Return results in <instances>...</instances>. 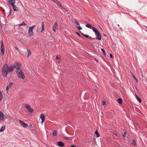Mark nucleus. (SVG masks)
I'll use <instances>...</instances> for the list:
<instances>
[{"label": "nucleus", "mask_w": 147, "mask_h": 147, "mask_svg": "<svg viewBox=\"0 0 147 147\" xmlns=\"http://www.w3.org/2000/svg\"><path fill=\"white\" fill-rule=\"evenodd\" d=\"M132 76H133H133H134V75H133V74H132Z\"/></svg>", "instance_id": "45"}, {"label": "nucleus", "mask_w": 147, "mask_h": 147, "mask_svg": "<svg viewBox=\"0 0 147 147\" xmlns=\"http://www.w3.org/2000/svg\"><path fill=\"white\" fill-rule=\"evenodd\" d=\"M104 35L105 36H106V35L105 34H104Z\"/></svg>", "instance_id": "46"}, {"label": "nucleus", "mask_w": 147, "mask_h": 147, "mask_svg": "<svg viewBox=\"0 0 147 147\" xmlns=\"http://www.w3.org/2000/svg\"><path fill=\"white\" fill-rule=\"evenodd\" d=\"M19 121L20 124L22 126L26 128L28 126V125L23 121L20 120H19Z\"/></svg>", "instance_id": "8"}, {"label": "nucleus", "mask_w": 147, "mask_h": 147, "mask_svg": "<svg viewBox=\"0 0 147 147\" xmlns=\"http://www.w3.org/2000/svg\"><path fill=\"white\" fill-rule=\"evenodd\" d=\"M5 126H3L2 127L1 129H0V132L3 131L5 129Z\"/></svg>", "instance_id": "22"}, {"label": "nucleus", "mask_w": 147, "mask_h": 147, "mask_svg": "<svg viewBox=\"0 0 147 147\" xmlns=\"http://www.w3.org/2000/svg\"><path fill=\"white\" fill-rule=\"evenodd\" d=\"M53 1L55 3H56V2H57V0H53Z\"/></svg>", "instance_id": "38"}, {"label": "nucleus", "mask_w": 147, "mask_h": 147, "mask_svg": "<svg viewBox=\"0 0 147 147\" xmlns=\"http://www.w3.org/2000/svg\"><path fill=\"white\" fill-rule=\"evenodd\" d=\"M42 30L41 31V32H42L44 30V24L43 22H42Z\"/></svg>", "instance_id": "21"}, {"label": "nucleus", "mask_w": 147, "mask_h": 147, "mask_svg": "<svg viewBox=\"0 0 147 147\" xmlns=\"http://www.w3.org/2000/svg\"><path fill=\"white\" fill-rule=\"evenodd\" d=\"M40 118L42 119V124L44 122L45 119V117L44 115L43 114H41L40 115Z\"/></svg>", "instance_id": "9"}, {"label": "nucleus", "mask_w": 147, "mask_h": 147, "mask_svg": "<svg viewBox=\"0 0 147 147\" xmlns=\"http://www.w3.org/2000/svg\"><path fill=\"white\" fill-rule=\"evenodd\" d=\"M3 98V94L0 91V100H2Z\"/></svg>", "instance_id": "27"}, {"label": "nucleus", "mask_w": 147, "mask_h": 147, "mask_svg": "<svg viewBox=\"0 0 147 147\" xmlns=\"http://www.w3.org/2000/svg\"><path fill=\"white\" fill-rule=\"evenodd\" d=\"M55 3H56L57 5H58L62 9H63L64 10H66V9L65 8H64L63 6H62L61 5L59 1L57 0V2H56Z\"/></svg>", "instance_id": "12"}, {"label": "nucleus", "mask_w": 147, "mask_h": 147, "mask_svg": "<svg viewBox=\"0 0 147 147\" xmlns=\"http://www.w3.org/2000/svg\"><path fill=\"white\" fill-rule=\"evenodd\" d=\"M66 140H68L69 139V138H65Z\"/></svg>", "instance_id": "41"}, {"label": "nucleus", "mask_w": 147, "mask_h": 147, "mask_svg": "<svg viewBox=\"0 0 147 147\" xmlns=\"http://www.w3.org/2000/svg\"><path fill=\"white\" fill-rule=\"evenodd\" d=\"M13 84L12 83H10L9 85H8L6 87V90H7V92H8V91L9 88H10L12 85Z\"/></svg>", "instance_id": "15"}, {"label": "nucleus", "mask_w": 147, "mask_h": 147, "mask_svg": "<svg viewBox=\"0 0 147 147\" xmlns=\"http://www.w3.org/2000/svg\"><path fill=\"white\" fill-rule=\"evenodd\" d=\"M27 51L28 52V57L29 56H30L31 55V53L30 52V51L29 50H27Z\"/></svg>", "instance_id": "31"}, {"label": "nucleus", "mask_w": 147, "mask_h": 147, "mask_svg": "<svg viewBox=\"0 0 147 147\" xmlns=\"http://www.w3.org/2000/svg\"><path fill=\"white\" fill-rule=\"evenodd\" d=\"M11 9L10 8V13H9V14H10V13H11Z\"/></svg>", "instance_id": "42"}, {"label": "nucleus", "mask_w": 147, "mask_h": 147, "mask_svg": "<svg viewBox=\"0 0 147 147\" xmlns=\"http://www.w3.org/2000/svg\"><path fill=\"white\" fill-rule=\"evenodd\" d=\"M86 27H88V28H90L91 29H92L93 30V29H95V28L94 27L92 26L90 24H88L86 26Z\"/></svg>", "instance_id": "16"}, {"label": "nucleus", "mask_w": 147, "mask_h": 147, "mask_svg": "<svg viewBox=\"0 0 147 147\" xmlns=\"http://www.w3.org/2000/svg\"><path fill=\"white\" fill-rule=\"evenodd\" d=\"M78 35L79 36H80V34H78Z\"/></svg>", "instance_id": "44"}, {"label": "nucleus", "mask_w": 147, "mask_h": 147, "mask_svg": "<svg viewBox=\"0 0 147 147\" xmlns=\"http://www.w3.org/2000/svg\"><path fill=\"white\" fill-rule=\"evenodd\" d=\"M93 31L95 32V35L97 36L96 38V39L99 40H101V36L98 30L95 28L93 29Z\"/></svg>", "instance_id": "3"}, {"label": "nucleus", "mask_w": 147, "mask_h": 147, "mask_svg": "<svg viewBox=\"0 0 147 147\" xmlns=\"http://www.w3.org/2000/svg\"><path fill=\"white\" fill-rule=\"evenodd\" d=\"M58 145L61 147H62L63 146L64 144L62 142H58Z\"/></svg>", "instance_id": "18"}, {"label": "nucleus", "mask_w": 147, "mask_h": 147, "mask_svg": "<svg viewBox=\"0 0 147 147\" xmlns=\"http://www.w3.org/2000/svg\"><path fill=\"white\" fill-rule=\"evenodd\" d=\"M110 57L111 58H113V56H112V55L111 54H110Z\"/></svg>", "instance_id": "37"}, {"label": "nucleus", "mask_w": 147, "mask_h": 147, "mask_svg": "<svg viewBox=\"0 0 147 147\" xmlns=\"http://www.w3.org/2000/svg\"><path fill=\"white\" fill-rule=\"evenodd\" d=\"M75 24H76L77 25H80L79 23H78V22L77 21H76V20H75Z\"/></svg>", "instance_id": "32"}, {"label": "nucleus", "mask_w": 147, "mask_h": 147, "mask_svg": "<svg viewBox=\"0 0 147 147\" xmlns=\"http://www.w3.org/2000/svg\"><path fill=\"white\" fill-rule=\"evenodd\" d=\"M126 132H125V133H124V134H123V136L124 137H125V136H126Z\"/></svg>", "instance_id": "36"}, {"label": "nucleus", "mask_w": 147, "mask_h": 147, "mask_svg": "<svg viewBox=\"0 0 147 147\" xmlns=\"http://www.w3.org/2000/svg\"><path fill=\"white\" fill-rule=\"evenodd\" d=\"M53 135L54 136H56L57 135V132L55 130H54L53 132Z\"/></svg>", "instance_id": "25"}, {"label": "nucleus", "mask_w": 147, "mask_h": 147, "mask_svg": "<svg viewBox=\"0 0 147 147\" xmlns=\"http://www.w3.org/2000/svg\"><path fill=\"white\" fill-rule=\"evenodd\" d=\"M57 22H56L54 25H53V30L55 31V32H56V29H57Z\"/></svg>", "instance_id": "11"}, {"label": "nucleus", "mask_w": 147, "mask_h": 147, "mask_svg": "<svg viewBox=\"0 0 147 147\" xmlns=\"http://www.w3.org/2000/svg\"><path fill=\"white\" fill-rule=\"evenodd\" d=\"M21 64L20 63H15L14 65H13L14 68H16V71H18L20 70H21L20 69Z\"/></svg>", "instance_id": "5"}, {"label": "nucleus", "mask_w": 147, "mask_h": 147, "mask_svg": "<svg viewBox=\"0 0 147 147\" xmlns=\"http://www.w3.org/2000/svg\"><path fill=\"white\" fill-rule=\"evenodd\" d=\"M16 0H9L8 2L9 5H13V4H14L15 3Z\"/></svg>", "instance_id": "13"}, {"label": "nucleus", "mask_w": 147, "mask_h": 147, "mask_svg": "<svg viewBox=\"0 0 147 147\" xmlns=\"http://www.w3.org/2000/svg\"><path fill=\"white\" fill-rule=\"evenodd\" d=\"M13 4V5H11L13 7V10L15 11H17L19 10V9L18 8V7L15 5Z\"/></svg>", "instance_id": "14"}, {"label": "nucleus", "mask_w": 147, "mask_h": 147, "mask_svg": "<svg viewBox=\"0 0 147 147\" xmlns=\"http://www.w3.org/2000/svg\"><path fill=\"white\" fill-rule=\"evenodd\" d=\"M25 107L27 108L28 110V111L32 113L34 111V110L31 108L30 106L26 104L25 105Z\"/></svg>", "instance_id": "6"}, {"label": "nucleus", "mask_w": 147, "mask_h": 147, "mask_svg": "<svg viewBox=\"0 0 147 147\" xmlns=\"http://www.w3.org/2000/svg\"><path fill=\"white\" fill-rule=\"evenodd\" d=\"M95 134L96 135V136L98 138L99 137L100 135L98 132L97 130L95 131Z\"/></svg>", "instance_id": "24"}, {"label": "nucleus", "mask_w": 147, "mask_h": 147, "mask_svg": "<svg viewBox=\"0 0 147 147\" xmlns=\"http://www.w3.org/2000/svg\"><path fill=\"white\" fill-rule=\"evenodd\" d=\"M136 98L140 103L142 101L140 98L138 97L137 95H136Z\"/></svg>", "instance_id": "19"}, {"label": "nucleus", "mask_w": 147, "mask_h": 147, "mask_svg": "<svg viewBox=\"0 0 147 147\" xmlns=\"http://www.w3.org/2000/svg\"><path fill=\"white\" fill-rule=\"evenodd\" d=\"M4 47L3 46V43L2 41H1V55L2 56L4 54Z\"/></svg>", "instance_id": "7"}, {"label": "nucleus", "mask_w": 147, "mask_h": 147, "mask_svg": "<svg viewBox=\"0 0 147 147\" xmlns=\"http://www.w3.org/2000/svg\"><path fill=\"white\" fill-rule=\"evenodd\" d=\"M8 66L5 64L4 65L2 69V75L4 77H6L8 73Z\"/></svg>", "instance_id": "1"}, {"label": "nucleus", "mask_w": 147, "mask_h": 147, "mask_svg": "<svg viewBox=\"0 0 147 147\" xmlns=\"http://www.w3.org/2000/svg\"><path fill=\"white\" fill-rule=\"evenodd\" d=\"M122 101V99L121 98H119L118 99V102L120 104H121Z\"/></svg>", "instance_id": "23"}, {"label": "nucleus", "mask_w": 147, "mask_h": 147, "mask_svg": "<svg viewBox=\"0 0 147 147\" xmlns=\"http://www.w3.org/2000/svg\"><path fill=\"white\" fill-rule=\"evenodd\" d=\"M14 68L13 66H10L9 67H8V71L11 72L13 71Z\"/></svg>", "instance_id": "17"}, {"label": "nucleus", "mask_w": 147, "mask_h": 147, "mask_svg": "<svg viewBox=\"0 0 147 147\" xmlns=\"http://www.w3.org/2000/svg\"><path fill=\"white\" fill-rule=\"evenodd\" d=\"M35 26L34 25L29 28L28 34L29 36L33 35L34 34L33 31V29L35 27Z\"/></svg>", "instance_id": "4"}, {"label": "nucleus", "mask_w": 147, "mask_h": 147, "mask_svg": "<svg viewBox=\"0 0 147 147\" xmlns=\"http://www.w3.org/2000/svg\"><path fill=\"white\" fill-rule=\"evenodd\" d=\"M102 104L103 106L105 105H106L105 102L104 101H103L102 102Z\"/></svg>", "instance_id": "33"}, {"label": "nucleus", "mask_w": 147, "mask_h": 147, "mask_svg": "<svg viewBox=\"0 0 147 147\" xmlns=\"http://www.w3.org/2000/svg\"><path fill=\"white\" fill-rule=\"evenodd\" d=\"M82 35H83L84 37H85L86 38H89L90 39H92V38L91 37H90V36L89 37V36L88 35L85 34L83 33H82Z\"/></svg>", "instance_id": "20"}, {"label": "nucleus", "mask_w": 147, "mask_h": 147, "mask_svg": "<svg viewBox=\"0 0 147 147\" xmlns=\"http://www.w3.org/2000/svg\"><path fill=\"white\" fill-rule=\"evenodd\" d=\"M133 78L137 82H138V80L136 79L134 76H133Z\"/></svg>", "instance_id": "34"}, {"label": "nucleus", "mask_w": 147, "mask_h": 147, "mask_svg": "<svg viewBox=\"0 0 147 147\" xmlns=\"http://www.w3.org/2000/svg\"><path fill=\"white\" fill-rule=\"evenodd\" d=\"M101 51L102 52V53L105 56V50L103 49H101Z\"/></svg>", "instance_id": "28"}, {"label": "nucleus", "mask_w": 147, "mask_h": 147, "mask_svg": "<svg viewBox=\"0 0 147 147\" xmlns=\"http://www.w3.org/2000/svg\"><path fill=\"white\" fill-rule=\"evenodd\" d=\"M56 58L57 59H59V58L58 57V56H57L56 57Z\"/></svg>", "instance_id": "39"}, {"label": "nucleus", "mask_w": 147, "mask_h": 147, "mask_svg": "<svg viewBox=\"0 0 147 147\" xmlns=\"http://www.w3.org/2000/svg\"><path fill=\"white\" fill-rule=\"evenodd\" d=\"M15 48L16 50L18 51L19 50V49L18 47H17L16 46L15 47Z\"/></svg>", "instance_id": "35"}, {"label": "nucleus", "mask_w": 147, "mask_h": 147, "mask_svg": "<svg viewBox=\"0 0 147 147\" xmlns=\"http://www.w3.org/2000/svg\"><path fill=\"white\" fill-rule=\"evenodd\" d=\"M71 147H76L73 145H71Z\"/></svg>", "instance_id": "40"}, {"label": "nucleus", "mask_w": 147, "mask_h": 147, "mask_svg": "<svg viewBox=\"0 0 147 147\" xmlns=\"http://www.w3.org/2000/svg\"><path fill=\"white\" fill-rule=\"evenodd\" d=\"M77 27L78 29L79 30H81L82 29V28L80 26V25H77Z\"/></svg>", "instance_id": "30"}, {"label": "nucleus", "mask_w": 147, "mask_h": 147, "mask_svg": "<svg viewBox=\"0 0 147 147\" xmlns=\"http://www.w3.org/2000/svg\"><path fill=\"white\" fill-rule=\"evenodd\" d=\"M26 25V24L24 22H23L22 24L19 25V27H20L22 26H25Z\"/></svg>", "instance_id": "29"}, {"label": "nucleus", "mask_w": 147, "mask_h": 147, "mask_svg": "<svg viewBox=\"0 0 147 147\" xmlns=\"http://www.w3.org/2000/svg\"><path fill=\"white\" fill-rule=\"evenodd\" d=\"M96 61L98 62V60H97L96 59Z\"/></svg>", "instance_id": "43"}, {"label": "nucleus", "mask_w": 147, "mask_h": 147, "mask_svg": "<svg viewBox=\"0 0 147 147\" xmlns=\"http://www.w3.org/2000/svg\"><path fill=\"white\" fill-rule=\"evenodd\" d=\"M16 73L18 77L22 79L25 78V76L24 73L22 72V70H20L18 71H16Z\"/></svg>", "instance_id": "2"}, {"label": "nucleus", "mask_w": 147, "mask_h": 147, "mask_svg": "<svg viewBox=\"0 0 147 147\" xmlns=\"http://www.w3.org/2000/svg\"><path fill=\"white\" fill-rule=\"evenodd\" d=\"M132 144L134 146H135L136 145V143L134 140H133L131 142Z\"/></svg>", "instance_id": "26"}, {"label": "nucleus", "mask_w": 147, "mask_h": 147, "mask_svg": "<svg viewBox=\"0 0 147 147\" xmlns=\"http://www.w3.org/2000/svg\"><path fill=\"white\" fill-rule=\"evenodd\" d=\"M4 118V115L1 112H0V121L3 120Z\"/></svg>", "instance_id": "10"}, {"label": "nucleus", "mask_w": 147, "mask_h": 147, "mask_svg": "<svg viewBox=\"0 0 147 147\" xmlns=\"http://www.w3.org/2000/svg\"><path fill=\"white\" fill-rule=\"evenodd\" d=\"M101 113H102H102H103L102 112Z\"/></svg>", "instance_id": "47"}]
</instances>
